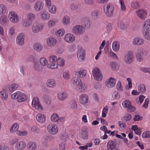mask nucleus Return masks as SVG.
<instances>
[{
  "label": "nucleus",
  "instance_id": "1",
  "mask_svg": "<svg viewBox=\"0 0 150 150\" xmlns=\"http://www.w3.org/2000/svg\"><path fill=\"white\" fill-rule=\"evenodd\" d=\"M143 28L144 37L145 39L150 40V19L144 23Z\"/></svg>",
  "mask_w": 150,
  "mask_h": 150
},
{
  "label": "nucleus",
  "instance_id": "2",
  "mask_svg": "<svg viewBox=\"0 0 150 150\" xmlns=\"http://www.w3.org/2000/svg\"><path fill=\"white\" fill-rule=\"evenodd\" d=\"M104 9L106 16L108 17H111L113 14L114 8L111 4H107L105 5Z\"/></svg>",
  "mask_w": 150,
  "mask_h": 150
},
{
  "label": "nucleus",
  "instance_id": "3",
  "mask_svg": "<svg viewBox=\"0 0 150 150\" xmlns=\"http://www.w3.org/2000/svg\"><path fill=\"white\" fill-rule=\"evenodd\" d=\"M92 74L95 79L97 81H101L103 78L100 70L98 67H95L93 69Z\"/></svg>",
  "mask_w": 150,
  "mask_h": 150
},
{
  "label": "nucleus",
  "instance_id": "4",
  "mask_svg": "<svg viewBox=\"0 0 150 150\" xmlns=\"http://www.w3.org/2000/svg\"><path fill=\"white\" fill-rule=\"evenodd\" d=\"M58 59L55 56H51L49 57V62L50 63L49 64L47 67L49 68L54 69L57 68V65L56 63Z\"/></svg>",
  "mask_w": 150,
  "mask_h": 150
},
{
  "label": "nucleus",
  "instance_id": "5",
  "mask_svg": "<svg viewBox=\"0 0 150 150\" xmlns=\"http://www.w3.org/2000/svg\"><path fill=\"white\" fill-rule=\"evenodd\" d=\"M85 31L84 27L81 25H76L74 26L72 29V33L77 35L82 34Z\"/></svg>",
  "mask_w": 150,
  "mask_h": 150
},
{
  "label": "nucleus",
  "instance_id": "6",
  "mask_svg": "<svg viewBox=\"0 0 150 150\" xmlns=\"http://www.w3.org/2000/svg\"><path fill=\"white\" fill-rule=\"evenodd\" d=\"M147 52L145 50L142 49L139 50L136 55L137 60L140 62L142 61L144 57L147 55Z\"/></svg>",
  "mask_w": 150,
  "mask_h": 150
},
{
  "label": "nucleus",
  "instance_id": "7",
  "mask_svg": "<svg viewBox=\"0 0 150 150\" xmlns=\"http://www.w3.org/2000/svg\"><path fill=\"white\" fill-rule=\"evenodd\" d=\"M32 105L33 107L37 110H43V107L41 105L37 97H34L32 102Z\"/></svg>",
  "mask_w": 150,
  "mask_h": 150
},
{
  "label": "nucleus",
  "instance_id": "8",
  "mask_svg": "<svg viewBox=\"0 0 150 150\" xmlns=\"http://www.w3.org/2000/svg\"><path fill=\"white\" fill-rule=\"evenodd\" d=\"M88 129L86 127H82L81 129L79 134V137L83 139H87L88 136Z\"/></svg>",
  "mask_w": 150,
  "mask_h": 150
},
{
  "label": "nucleus",
  "instance_id": "9",
  "mask_svg": "<svg viewBox=\"0 0 150 150\" xmlns=\"http://www.w3.org/2000/svg\"><path fill=\"white\" fill-rule=\"evenodd\" d=\"M74 81L76 87L78 89L79 91H82L83 90H85L86 87H85L84 86H83V84L80 78H77L74 79Z\"/></svg>",
  "mask_w": 150,
  "mask_h": 150
},
{
  "label": "nucleus",
  "instance_id": "10",
  "mask_svg": "<svg viewBox=\"0 0 150 150\" xmlns=\"http://www.w3.org/2000/svg\"><path fill=\"white\" fill-rule=\"evenodd\" d=\"M134 59V57L131 52H128L125 55V61L127 64L131 63L133 61Z\"/></svg>",
  "mask_w": 150,
  "mask_h": 150
},
{
  "label": "nucleus",
  "instance_id": "11",
  "mask_svg": "<svg viewBox=\"0 0 150 150\" xmlns=\"http://www.w3.org/2000/svg\"><path fill=\"white\" fill-rule=\"evenodd\" d=\"M10 21L13 23H16L18 22V17L17 14L13 11L9 13L8 15Z\"/></svg>",
  "mask_w": 150,
  "mask_h": 150
},
{
  "label": "nucleus",
  "instance_id": "12",
  "mask_svg": "<svg viewBox=\"0 0 150 150\" xmlns=\"http://www.w3.org/2000/svg\"><path fill=\"white\" fill-rule=\"evenodd\" d=\"M25 35L23 33H21L18 35L16 38L17 43L19 45L22 46L24 44Z\"/></svg>",
  "mask_w": 150,
  "mask_h": 150
},
{
  "label": "nucleus",
  "instance_id": "13",
  "mask_svg": "<svg viewBox=\"0 0 150 150\" xmlns=\"http://www.w3.org/2000/svg\"><path fill=\"white\" fill-rule=\"evenodd\" d=\"M116 143L114 141L110 140L109 141L107 144V150H118L116 148Z\"/></svg>",
  "mask_w": 150,
  "mask_h": 150
},
{
  "label": "nucleus",
  "instance_id": "14",
  "mask_svg": "<svg viewBox=\"0 0 150 150\" xmlns=\"http://www.w3.org/2000/svg\"><path fill=\"white\" fill-rule=\"evenodd\" d=\"M47 130L48 132L51 134H56L58 131L57 125H48L47 127Z\"/></svg>",
  "mask_w": 150,
  "mask_h": 150
},
{
  "label": "nucleus",
  "instance_id": "15",
  "mask_svg": "<svg viewBox=\"0 0 150 150\" xmlns=\"http://www.w3.org/2000/svg\"><path fill=\"white\" fill-rule=\"evenodd\" d=\"M77 57L79 60L81 61H83L85 59V51L81 48L80 50H78Z\"/></svg>",
  "mask_w": 150,
  "mask_h": 150
},
{
  "label": "nucleus",
  "instance_id": "16",
  "mask_svg": "<svg viewBox=\"0 0 150 150\" xmlns=\"http://www.w3.org/2000/svg\"><path fill=\"white\" fill-rule=\"evenodd\" d=\"M137 15L139 18L142 20H144L147 15V12L146 10H139L137 11Z\"/></svg>",
  "mask_w": 150,
  "mask_h": 150
},
{
  "label": "nucleus",
  "instance_id": "17",
  "mask_svg": "<svg viewBox=\"0 0 150 150\" xmlns=\"http://www.w3.org/2000/svg\"><path fill=\"white\" fill-rule=\"evenodd\" d=\"M43 7V3L41 1H37L34 5L35 10L37 11H39L42 10Z\"/></svg>",
  "mask_w": 150,
  "mask_h": 150
},
{
  "label": "nucleus",
  "instance_id": "18",
  "mask_svg": "<svg viewBox=\"0 0 150 150\" xmlns=\"http://www.w3.org/2000/svg\"><path fill=\"white\" fill-rule=\"evenodd\" d=\"M42 26L38 24L37 22H35L33 24L32 29L34 33H37L39 31L42 30Z\"/></svg>",
  "mask_w": 150,
  "mask_h": 150
},
{
  "label": "nucleus",
  "instance_id": "19",
  "mask_svg": "<svg viewBox=\"0 0 150 150\" xmlns=\"http://www.w3.org/2000/svg\"><path fill=\"white\" fill-rule=\"evenodd\" d=\"M26 145V143L23 141L18 142L15 146V149L16 150H22L25 147Z\"/></svg>",
  "mask_w": 150,
  "mask_h": 150
},
{
  "label": "nucleus",
  "instance_id": "20",
  "mask_svg": "<svg viewBox=\"0 0 150 150\" xmlns=\"http://www.w3.org/2000/svg\"><path fill=\"white\" fill-rule=\"evenodd\" d=\"M64 40L66 42L71 43L74 41L75 37L72 34H68L65 35Z\"/></svg>",
  "mask_w": 150,
  "mask_h": 150
},
{
  "label": "nucleus",
  "instance_id": "21",
  "mask_svg": "<svg viewBox=\"0 0 150 150\" xmlns=\"http://www.w3.org/2000/svg\"><path fill=\"white\" fill-rule=\"evenodd\" d=\"M18 101L21 102L25 101L27 99V96L25 94H24L21 92L19 91L18 93Z\"/></svg>",
  "mask_w": 150,
  "mask_h": 150
},
{
  "label": "nucleus",
  "instance_id": "22",
  "mask_svg": "<svg viewBox=\"0 0 150 150\" xmlns=\"http://www.w3.org/2000/svg\"><path fill=\"white\" fill-rule=\"evenodd\" d=\"M88 98L86 94H83L80 97L79 100L81 103L82 104H86L88 103Z\"/></svg>",
  "mask_w": 150,
  "mask_h": 150
},
{
  "label": "nucleus",
  "instance_id": "23",
  "mask_svg": "<svg viewBox=\"0 0 150 150\" xmlns=\"http://www.w3.org/2000/svg\"><path fill=\"white\" fill-rule=\"evenodd\" d=\"M37 121L40 123H44L46 117L44 115L40 113L37 114L36 116Z\"/></svg>",
  "mask_w": 150,
  "mask_h": 150
},
{
  "label": "nucleus",
  "instance_id": "24",
  "mask_svg": "<svg viewBox=\"0 0 150 150\" xmlns=\"http://www.w3.org/2000/svg\"><path fill=\"white\" fill-rule=\"evenodd\" d=\"M116 79L112 77L109 78L108 80L107 83L106 84V86L109 88H112L115 85L116 83Z\"/></svg>",
  "mask_w": 150,
  "mask_h": 150
},
{
  "label": "nucleus",
  "instance_id": "25",
  "mask_svg": "<svg viewBox=\"0 0 150 150\" xmlns=\"http://www.w3.org/2000/svg\"><path fill=\"white\" fill-rule=\"evenodd\" d=\"M56 84L54 80L53 79H50L47 81L46 85L48 87L52 88L56 86Z\"/></svg>",
  "mask_w": 150,
  "mask_h": 150
},
{
  "label": "nucleus",
  "instance_id": "26",
  "mask_svg": "<svg viewBox=\"0 0 150 150\" xmlns=\"http://www.w3.org/2000/svg\"><path fill=\"white\" fill-rule=\"evenodd\" d=\"M42 100L47 105L50 104L51 103V99L48 95L43 94L42 96Z\"/></svg>",
  "mask_w": 150,
  "mask_h": 150
},
{
  "label": "nucleus",
  "instance_id": "27",
  "mask_svg": "<svg viewBox=\"0 0 150 150\" xmlns=\"http://www.w3.org/2000/svg\"><path fill=\"white\" fill-rule=\"evenodd\" d=\"M112 48L115 52L118 51L120 48V43L117 41H115L112 44Z\"/></svg>",
  "mask_w": 150,
  "mask_h": 150
},
{
  "label": "nucleus",
  "instance_id": "28",
  "mask_svg": "<svg viewBox=\"0 0 150 150\" xmlns=\"http://www.w3.org/2000/svg\"><path fill=\"white\" fill-rule=\"evenodd\" d=\"M144 43L143 40L139 37L134 38L133 41V43L134 44L137 45H142Z\"/></svg>",
  "mask_w": 150,
  "mask_h": 150
},
{
  "label": "nucleus",
  "instance_id": "29",
  "mask_svg": "<svg viewBox=\"0 0 150 150\" xmlns=\"http://www.w3.org/2000/svg\"><path fill=\"white\" fill-rule=\"evenodd\" d=\"M47 45L50 47H52L56 44V41L54 38H49L47 41Z\"/></svg>",
  "mask_w": 150,
  "mask_h": 150
},
{
  "label": "nucleus",
  "instance_id": "30",
  "mask_svg": "<svg viewBox=\"0 0 150 150\" xmlns=\"http://www.w3.org/2000/svg\"><path fill=\"white\" fill-rule=\"evenodd\" d=\"M34 49L38 52L41 51L43 49V46L40 43H35L33 45Z\"/></svg>",
  "mask_w": 150,
  "mask_h": 150
},
{
  "label": "nucleus",
  "instance_id": "31",
  "mask_svg": "<svg viewBox=\"0 0 150 150\" xmlns=\"http://www.w3.org/2000/svg\"><path fill=\"white\" fill-rule=\"evenodd\" d=\"M68 96V95L67 93L63 92H60L57 95L58 99L60 100H64Z\"/></svg>",
  "mask_w": 150,
  "mask_h": 150
},
{
  "label": "nucleus",
  "instance_id": "32",
  "mask_svg": "<svg viewBox=\"0 0 150 150\" xmlns=\"http://www.w3.org/2000/svg\"><path fill=\"white\" fill-rule=\"evenodd\" d=\"M0 21L1 24L3 26L6 25L8 20L7 17L5 15H3L0 18Z\"/></svg>",
  "mask_w": 150,
  "mask_h": 150
},
{
  "label": "nucleus",
  "instance_id": "33",
  "mask_svg": "<svg viewBox=\"0 0 150 150\" xmlns=\"http://www.w3.org/2000/svg\"><path fill=\"white\" fill-rule=\"evenodd\" d=\"M34 67L36 70L38 71H41L43 69L42 67L38 62H36L34 63Z\"/></svg>",
  "mask_w": 150,
  "mask_h": 150
},
{
  "label": "nucleus",
  "instance_id": "34",
  "mask_svg": "<svg viewBox=\"0 0 150 150\" xmlns=\"http://www.w3.org/2000/svg\"><path fill=\"white\" fill-rule=\"evenodd\" d=\"M86 71L84 70H80L78 72H77L76 74L77 76L81 78H83L86 75Z\"/></svg>",
  "mask_w": 150,
  "mask_h": 150
},
{
  "label": "nucleus",
  "instance_id": "35",
  "mask_svg": "<svg viewBox=\"0 0 150 150\" xmlns=\"http://www.w3.org/2000/svg\"><path fill=\"white\" fill-rule=\"evenodd\" d=\"M132 115L129 113H127L125 115L124 117L122 118V120L124 121H129L132 118Z\"/></svg>",
  "mask_w": 150,
  "mask_h": 150
},
{
  "label": "nucleus",
  "instance_id": "36",
  "mask_svg": "<svg viewBox=\"0 0 150 150\" xmlns=\"http://www.w3.org/2000/svg\"><path fill=\"white\" fill-rule=\"evenodd\" d=\"M29 150H34L36 148L35 143L34 142H30L27 145Z\"/></svg>",
  "mask_w": 150,
  "mask_h": 150
},
{
  "label": "nucleus",
  "instance_id": "37",
  "mask_svg": "<svg viewBox=\"0 0 150 150\" xmlns=\"http://www.w3.org/2000/svg\"><path fill=\"white\" fill-rule=\"evenodd\" d=\"M50 15L47 12L44 11L41 14V17L43 20H48L50 18Z\"/></svg>",
  "mask_w": 150,
  "mask_h": 150
},
{
  "label": "nucleus",
  "instance_id": "38",
  "mask_svg": "<svg viewBox=\"0 0 150 150\" xmlns=\"http://www.w3.org/2000/svg\"><path fill=\"white\" fill-rule=\"evenodd\" d=\"M138 90L140 93H142L146 91L145 86L144 84H141L138 86Z\"/></svg>",
  "mask_w": 150,
  "mask_h": 150
},
{
  "label": "nucleus",
  "instance_id": "39",
  "mask_svg": "<svg viewBox=\"0 0 150 150\" xmlns=\"http://www.w3.org/2000/svg\"><path fill=\"white\" fill-rule=\"evenodd\" d=\"M18 85L15 83H13L11 84L10 87V91L12 92L15 91L18 87Z\"/></svg>",
  "mask_w": 150,
  "mask_h": 150
},
{
  "label": "nucleus",
  "instance_id": "40",
  "mask_svg": "<svg viewBox=\"0 0 150 150\" xmlns=\"http://www.w3.org/2000/svg\"><path fill=\"white\" fill-rule=\"evenodd\" d=\"M59 119V116L56 113L53 114L51 116V121L53 122H57L58 119Z\"/></svg>",
  "mask_w": 150,
  "mask_h": 150
},
{
  "label": "nucleus",
  "instance_id": "41",
  "mask_svg": "<svg viewBox=\"0 0 150 150\" xmlns=\"http://www.w3.org/2000/svg\"><path fill=\"white\" fill-rule=\"evenodd\" d=\"M122 105L124 108H127L131 105V103L129 100H126L122 102Z\"/></svg>",
  "mask_w": 150,
  "mask_h": 150
},
{
  "label": "nucleus",
  "instance_id": "42",
  "mask_svg": "<svg viewBox=\"0 0 150 150\" xmlns=\"http://www.w3.org/2000/svg\"><path fill=\"white\" fill-rule=\"evenodd\" d=\"M6 7L3 4H0V14H4L6 12Z\"/></svg>",
  "mask_w": 150,
  "mask_h": 150
},
{
  "label": "nucleus",
  "instance_id": "43",
  "mask_svg": "<svg viewBox=\"0 0 150 150\" xmlns=\"http://www.w3.org/2000/svg\"><path fill=\"white\" fill-rule=\"evenodd\" d=\"M56 7L53 5L49 6L48 10L49 12L52 13L54 14L56 12Z\"/></svg>",
  "mask_w": 150,
  "mask_h": 150
},
{
  "label": "nucleus",
  "instance_id": "44",
  "mask_svg": "<svg viewBox=\"0 0 150 150\" xmlns=\"http://www.w3.org/2000/svg\"><path fill=\"white\" fill-rule=\"evenodd\" d=\"M1 94V98L4 99H6L8 97V93L6 92L5 89H3L2 91L0 92Z\"/></svg>",
  "mask_w": 150,
  "mask_h": 150
},
{
  "label": "nucleus",
  "instance_id": "45",
  "mask_svg": "<svg viewBox=\"0 0 150 150\" xmlns=\"http://www.w3.org/2000/svg\"><path fill=\"white\" fill-rule=\"evenodd\" d=\"M19 127V125L17 123H14L11 126L10 130L11 132L12 133L17 130Z\"/></svg>",
  "mask_w": 150,
  "mask_h": 150
},
{
  "label": "nucleus",
  "instance_id": "46",
  "mask_svg": "<svg viewBox=\"0 0 150 150\" xmlns=\"http://www.w3.org/2000/svg\"><path fill=\"white\" fill-rule=\"evenodd\" d=\"M70 22V18L67 16H65L62 19V23L65 25L68 24Z\"/></svg>",
  "mask_w": 150,
  "mask_h": 150
},
{
  "label": "nucleus",
  "instance_id": "47",
  "mask_svg": "<svg viewBox=\"0 0 150 150\" xmlns=\"http://www.w3.org/2000/svg\"><path fill=\"white\" fill-rule=\"evenodd\" d=\"M108 108L107 106L105 107L103 110L102 117H105L108 113Z\"/></svg>",
  "mask_w": 150,
  "mask_h": 150
},
{
  "label": "nucleus",
  "instance_id": "48",
  "mask_svg": "<svg viewBox=\"0 0 150 150\" xmlns=\"http://www.w3.org/2000/svg\"><path fill=\"white\" fill-rule=\"evenodd\" d=\"M99 12L98 11L95 10L92 12V16L94 19H96L99 17Z\"/></svg>",
  "mask_w": 150,
  "mask_h": 150
},
{
  "label": "nucleus",
  "instance_id": "49",
  "mask_svg": "<svg viewBox=\"0 0 150 150\" xmlns=\"http://www.w3.org/2000/svg\"><path fill=\"white\" fill-rule=\"evenodd\" d=\"M40 62L41 64L45 66L48 63L47 60L44 57H41L40 59Z\"/></svg>",
  "mask_w": 150,
  "mask_h": 150
},
{
  "label": "nucleus",
  "instance_id": "50",
  "mask_svg": "<svg viewBox=\"0 0 150 150\" xmlns=\"http://www.w3.org/2000/svg\"><path fill=\"white\" fill-rule=\"evenodd\" d=\"M27 18L28 20L31 21L34 20L35 18V16L33 13H30L28 14Z\"/></svg>",
  "mask_w": 150,
  "mask_h": 150
},
{
  "label": "nucleus",
  "instance_id": "51",
  "mask_svg": "<svg viewBox=\"0 0 150 150\" xmlns=\"http://www.w3.org/2000/svg\"><path fill=\"white\" fill-rule=\"evenodd\" d=\"M56 64L61 66H63L64 65V63L63 60L61 58H58L57 59Z\"/></svg>",
  "mask_w": 150,
  "mask_h": 150
},
{
  "label": "nucleus",
  "instance_id": "52",
  "mask_svg": "<svg viewBox=\"0 0 150 150\" xmlns=\"http://www.w3.org/2000/svg\"><path fill=\"white\" fill-rule=\"evenodd\" d=\"M116 87L117 90L119 91L122 92L123 90V88L122 87L121 82L120 81H119L117 83L116 86Z\"/></svg>",
  "mask_w": 150,
  "mask_h": 150
},
{
  "label": "nucleus",
  "instance_id": "53",
  "mask_svg": "<svg viewBox=\"0 0 150 150\" xmlns=\"http://www.w3.org/2000/svg\"><path fill=\"white\" fill-rule=\"evenodd\" d=\"M55 34L57 36H62V35H64V30L62 29H60L58 30L56 32Z\"/></svg>",
  "mask_w": 150,
  "mask_h": 150
},
{
  "label": "nucleus",
  "instance_id": "54",
  "mask_svg": "<svg viewBox=\"0 0 150 150\" xmlns=\"http://www.w3.org/2000/svg\"><path fill=\"white\" fill-rule=\"evenodd\" d=\"M16 134L19 136H25L27 134L28 132L27 131L22 132L20 130H18L16 131Z\"/></svg>",
  "mask_w": 150,
  "mask_h": 150
},
{
  "label": "nucleus",
  "instance_id": "55",
  "mask_svg": "<svg viewBox=\"0 0 150 150\" xmlns=\"http://www.w3.org/2000/svg\"><path fill=\"white\" fill-rule=\"evenodd\" d=\"M118 124L120 127L123 129H124L125 128H126L127 127L126 125V124L123 122L122 121H118Z\"/></svg>",
  "mask_w": 150,
  "mask_h": 150
},
{
  "label": "nucleus",
  "instance_id": "56",
  "mask_svg": "<svg viewBox=\"0 0 150 150\" xmlns=\"http://www.w3.org/2000/svg\"><path fill=\"white\" fill-rule=\"evenodd\" d=\"M110 66L113 69H116L118 67V65L115 62H111L110 63Z\"/></svg>",
  "mask_w": 150,
  "mask_h": 150
},
{
  "label": "nucleus",
  "instance_id": "57",
  "mask_svg": "<svg viewBox=\"0 0 150 150\" xmlns=\"http://www.w3.org/2000/svg\"><path fill=\"white\" fill-rule=\"evenodd\" d=\"M132 7L134 9H137L139 8V5L138 3L137 2L134 1L131 4Z\"/></svg>",
  "mask_w": 150,
  "mask_h": 150
},
{
  "label": "nucleus",
  "instance_id": "58",
  "mask_svg": "<svg viewBox=\"0 0 150 150\" xmlns=\"http://www.w3.org/2000/svg\"><path fill=\"white\" fill-rule=\"evenodd\" d=\"M142 136L144 138H150V132L146 131L144 132L142 134Z\"/></svg>",
  "mask_w": 150,
  "mask_h": 150
},
{
  "label": "nucleus",
  "instance_id": "59",
  "mask_svg": "<svg viewBox=\"0 0 150 150\" xmlns=\"http://www.w3.org/2000/svg\"><path fill=\"white\" fill-rule=\"evenodd\" d=\"M143 117L140 115H136L134 116L133 120L134 121H138L142 120Z\"/></svg>",
  "mask_w": 150,
  "mask_h": 150
},
{
  "label": "nucleus",
  "instance_id": "60",
  "mask_svg": "<svg viewBox=\"0 0 150 150\" xmlns=\"http://www.w3.org/2000/svg\"><path fill=\"white\" fill-rule=\"evenodd\" d=\"M71 108L73 110H76L77 108V105L76 104V101L75 100H74L72 101L71 105Z\"/></svg>",
  "mask_w": 150,
  "mask_h": 150
},
{
  "label": "nucleus",
  "instance_id": "61",
  "mask_svg": "<svg viewBox=\"0 0 150 150\" xmlns=\"http://www.w3.org/2000/svg\"><path fill=\"white\" fill-rule=\"evenodd\" d=\"M63 77L64 79L68 80L70 78V76L68 71H66L63 73Z\"/></svg>",
  "mask_w": 150,
  "mask_h": 150
},
{
  "label": "nucleus",
  "instance_id": "62",
  "mask_svg": "<svg viewBox=\"0 0 150 150\" xmlns=\"http://www.w3.org/2000/svg\"><path fill=\"white\" fill-rule=\"evenodd\" d=\"M31 24V22L29 20H24L23 23V25L24 26L27 27L29 26Z\"/></svg>",
  "mask_w": 150,
  "mask_h": 150
},
{
  "label": "nucleus",
  "instance_id": "63",
  "mask_svg": "<svg viewBox=\"0 0 150 150\" xmlns=\"http://www.w3.org/2000/svg\"><path fill=\"white\" fill-rule=\"evenodd\" d=\"M127 110L129 112H132L136 110V108L132 106L131 105L129 106H128L127 108Z\"/></svg>",
  "mask_w": 150,
  "mask_h": 150
},
{
  "label": "nucleus",
  "instance_id": "64",
  "mask_svg": "<svg viewBox=\"0 0 150 150\" xmlns=\"http://www.w3.org/2000/svg\"><path fill=\"white\" fill-rule=\"evenodd\" d=\"M149 102V99L148 98H146L144 101V104L143 105L142 107L144 108H147L148 107V104Z\"/></svg>",
  "mask_w": 150,
  "mask_h": 150
}]
</instances>
